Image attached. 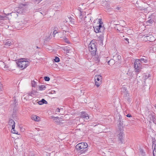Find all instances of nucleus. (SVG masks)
<instances>
[{
	"instance_id": "1",
	"label": "nucleus",
	"mask_w": 156,
	"mask_h": 156,
	"mask_svg": "<svg viewBox=\"0 0 156 156\" xmlns=\"http://www.w3.org/2000/svg\"><path fill=\"white\" fill-rule=\"evenodd\" d=\"M25 59L24 58H22L16 62L17 66L21 69L26 68L29 64V62L27 61L24 60Z\"/></svg>"
},
{
	"instance_id": "2",
	"label": "nucleus",
	"mask_w": 156,
	"mask_h": 156,
	"mask_svg": "<svg viewBox=\"0 0 156 156\" xmlns=\"http://www.w3.org/2000/svg\"><path fill=\"white\" fill-rule=\"evenodd\" d=\"M87 144L86 142H81L78 144L76 146V148L78 151H80L82 153H84L86 152L87 150Z\"/></svg>"
},
{
	"instance_id": "3",
	"label": "nucleus",
	"mask_w": 156,
	"mask_h": 156,
	"mask_svg": "<svg viewBox=\"0 0 156 156\" xmlns=\"http://www.w3.org/2000/svg\"><path fill=\"white\" fill-rule=\"evenodd\" d=\"M115 21H112L110 23V26L112 28L116 29L118 32L122 33L123 31V27L119 25L116 24Z\"/></svg>"
},
{
	"instance_id": "4",
	"label": "nucleus",
	"mask_w": 156,
	"mask_h": 156,
	"mask_svg": "<svg viewBox=\"0 0 156 156\" xmlns=\"http://www.w3.org/2000/svg\"><path fill=\"white\" fill-rule=\"evenodd\" d=\"M80 14L79 17V21L80 22L86 23L90 22L91 20L89 14L87 15V16L85 15H83L81 14V12L80 13Z\"/></svg>"
},
{
	"instance_id": "5",
	"label": "nucleus",
	"mask_w": 156,
	"mask_h": 156,
	"mask_svg": "<svg viewBox=\"0 0 156 156\" xmlns=\"http://www.w3.org/2000/svg\"><path fill=\"white\" fill-rule=\"evenodd\" d=\"M96 44V43H94L92 41L89 44V50L92 55H94L96 54L97 51Z\"/></svg>"
},
{
	"instance_id": "6",
	"label": "nucleus",
	"mask_w": 156,
	"mask_h": 156,
	"mask_svg": "<svg viewBox=\"0 0 156 156\" xmlns=\"http://www.w3.org/2000/svg\"><path fill=\"white\" fill-rule=\"evenodd\" d=\"M99 23H98V25L97 26L94 27V31L96 33H101L103 32V31L105 29V28L102 26V23L101 21V20L100 19H99Z\"/></svg>"
},
{
	"instance_id": "7",
	"label": "nucleus",
	"mask_w": 156,
	"mask_h": 156,
	"mask_svg": "<svg viewBox=\"0 0 156 156\" xmlns=\"http://www.w3.org/2000/svg\"><path fill=\"white\" fill-rule=\"evenodd\" d=\"M102 77L100 75H96L94 77L95 85L98 87H99L101 83Z\"/></svg>"
},
{
	"instance_id": "8",
	"label": "nucleus",
	"mask_w": 156,
	"mask_h": 156,
	"mask_svg": "<svg viewBox=\"0 0 156 156\" xmlns=\"http://www.w3.org/2000/svg\"><path fill=\"white\" fill-rule=\"evenodd\" d=\"M142 37L144 39V40L146 41H149L150 42H152L154 40V37L151 34H148L146 36L144 35Z\"/></svg>"
},
{
	"instance_id": "9",
	"label": "nucleus",
	"mask_w": 156,
	"mask_h": 156,
	"mask_svg": "<svg viewBox=\"0 0 156 156\" xmlns=\"http://www.w3.org/2000/svg\"><path fill=\"white\" fill-rule=\"evenodd\" d=\"M140 62V59H136L135 62L134 68L136 71L139 72V70L141 68V64Z\"/></svg>"
},
{
	"instance_id": "10",
	"label": "nucleus",
	"mask_w": 156,
	"mask_h": 156,
	"mask_svg": "<svg viewBox=\"0 0 156 156\" xmlns=\"http://www.w3.org/2000/svg\"><path fill=\"white\" fill-rule=\"evenodd\" d=\"M8 123L9 125V127H12L11 132L12 133H13L17 134V133H16L14 130V128L15 126V123L14 121L12 119H10Z\"/></svg>"
},
{
	"instance_id": "11",
	"label": "nucleus",
	"mask_w": 156,
	"mask_h": 156,
	"mask_svg": "<svg viewBox=\"0 0 156 156\" xmlns=\"http://www.w3.org/2000/svg\"><path fill=\"white\" fill-rule=\"evenodd\" d=\"M33 94V91H32L30 93H27L23 95L22 99L24 101L29 100L32 97V95Z\"/></svg>"
},
{
	"instance_id": "12",
	"label": "nucleus",
	"mask_w": 156,
	"mask_h": 156,
	"mask_svg": "<svg viewBox=\"0 0 156 156\" xmlns=\"http://www.w3.org/2000/svg\"><path fill=\"white\" fill-rule=\"evenodd\" d=\"M119 134L118 135V141L119 143H122L123 142V137L124 135L122 131L120 130L119 131Z\"/></svg>"
},
{
	"instance_id": "13",
	"label": "nucleus",
	"mask_w": 156,
	"mask_h": 156,
	"mask_svg": "<svg viewBox=\"0 0 156 156\" xmlns=\"http://www.w3.org/2000/svg\"><path fill=\"white\" fill-rule=\"evenodd\" d=\"M121 94H123L124 96H126L128 95L126 87H122L121 88Z\"/></svg>"
},
{
	"instance_id": "14",
	"label": "nucleus",
	"mask_w": 156,
	"mask_h": 156,
	"mask_svg": "<svg viewBox=\"0 0 156 156\" xmlns=\"http://www.w3.org/2000/svg\"><path fill=\"white\" fill-rule=\"evenodd\" d=\"M80 119H83L84 120L88 119H89V117L87 113L84 112H82Z\"/></svg>"
},
{
	"instance_id": "15",
	"label": "nucleus",
	"mask_w": 156,
	"mask_h": 156,
	"mask_svg": "<svg viewBox=\"0 0 156 156\" xmlns=\"http://www.w3.org/2000/svg\"><path fill=\"white\" fill-rule=\"evenodd\" d=\"M13 44V42L12 41V40L11 39L6 40V41L4 42L5 45L7 47L9 46L11 44Z\"/></svg>"
},
{
	"instance_id": "16",
	"label": "nucleus",
	"mask_w": 156,
	"mask_h": 156,
	"mask_svg": "<svg viewBox=\"0 0 156 156\" xmlns=\"http://www.w3.org/2000/svg\"><path fill=\"white\" fill-rule=\"evenodd\" d=\"M5 14L6 15L5 16L10 15L11 16H12L13 18H16L18 16V14L17 13V12H12L11 13L9 14V13H7V14L5 13Z\"/></svg>"
},
{
	"instance_id": "17",
	"label": "nucleus",
	"mask_w": 156,
	"mask_h": 156,
	"mask_svg": "<svg viewBox=\"0 0 156 156\" xmlns=\"http://www.w3.org/2000/svg\"><path fill=\"white\" fill-rule=\"evenodd\" d=\"M31 118L33 120L35 121L38 122L40 120V118L35 115H32L31 116Z\"/></svg>"
},
{
	"instance_id": "18",
	"label": "nucleus",
	"mask_w": 156,
	"mask_h": 156,
	"mask_svg": "<svg viewBox=\"0 0 156 156\" xmlns=\"http://www.w3.org/2000/svg\"><path fill=\"white\" fill-rule=\"evenodd\" d=\"M94 56L93 60L96 63H98L100 61V58L99 56L98 55H96V54L94 55H93Z\"/></svg>"
},
{
	"instance_id": "19",
	"label": "nucleus",
	"mask_w": 156,
	"mask_h": 156,
	"mask_svg": "<svg viewBox=\"0 0 156 156\" xmlns=\"http://www.w3.org/2000/svg\"><path fill=\"white\" fill-rule=\"evenodd\" d=\"M150 120L155 123L156 121V116L153 115H150L149 116Z\"/></svg>"
},
{
	"instance_id": "20",
	"label": "nucleus",
	"mask_w": 156,
	"mask_h": 156,
	"mask_svg": "<svg viewBox=\"0 0 156 156\" xmlns=\"http://www.w3.org/2000/svg\"><path fill=\"white\" fill-rule=\"evenodd\" d=\"M101 34L99 35H97L98 38L101 41H102L104 39V34L103 32L101 33Z\"/></svg>"
},
{
	"instance_id": "21",
	"label": "nucleus",
	"mask_w": 156,
	"mask_h": 156,
	"mask_svg": "<svg viewBox=\"0 0 156 156\" xmlns=\"http://www.w3.org/2000/svg\"><path fill=\"white\" fill-rule=\"evenodd\" d=\"M121 56L119 55V54L117 53L115 55V56H114V58L115 59H116H116L118 60V61H120L121 60Z\"/></svg>"
},
{
	"instance_id": "22",
	"label": "nucleus",
	"mask_w": 156,
	"mask_h": 156,
	"mask_svg": "<svg viewBox=\"0 0 156 156\" xmlns=\"http://www.w3.org/2000/svg\"><path fill=\"white\" fill-rule=\"evenodd\" d=\"M108 64L110 65H112L115 63V60L113 59H111L108 62Z\"/></svg>"
},
{
	"instance_id": "23",
	"label": "nucleus",
	"mask_w": 156,
	"mask_h": 156,
	"mask_svg": "<svg viewBox=\"0 0 156 156\" xmlns=\"http://www.w3.org/2000/svg\"><path fill=\"white\" fill-rule=\"evenodd\" d=\"M53 120L55 121V122H56L58 124L60 122V120L58 117H53Z\"/></svg>"
},
{
	"instance_id": "24",
	"label": "nucleus",
	"mask_w": 156,
	"mask_h": 156,
	"mask_svg": "<svg viewBox=\"0 0 156 156\" xmlns=\"http://www.w3.org/2000/svg\"><path fill=\"white\" fill-rule=\"evenodd\" d=\"M140 59V62L141 63L142 62H144V63H147V60L146 59H144V58H141Z\"/></svg>"
},
{
	"instance_id": "25",
	"label": "nucleus",
	"mask_w": 156,
	"mask_h": 156,
	"mask_svg": "<svg viewBox=\"0 0 156 156\" xmlns=\"http://www.w3.org/2000/svg\"><path fill=\"white\" fill-rule=\"evenodd\" d=\"M45 87L44 85H41L39 86V88L40 90H44L45 89Z\"/></svg>"
},
{
	"instance_id": "26",
	"label": "nucleus",
	"mask_w": 156,
	"mask_h": 156,
	"mask_svg": "<svg viewBox=\"0 0 156 156\" xmlns=\"http://www.w3.org/2000/svg\"><path fill=\"white\" fill-rule=\"evenodd\" d=\"M153 154L154 156H156V144H155L154 150L153 151Z\"/></svg>"
},
{
	"instance_id": "27",
	"label": "nucleus",
	"mask_w": 156,
	"mask_h": 156,
	"mask_svg": "<svg viewBox=\"0 0 156 156\" xmlns=\"http://www.w3.org/2000/svg\"><path fill=\"white\" fill-rule=\"evenodd\" d=\"M36 84V82L34 80L31 81V85L32 87H35Z\"/></svg>"
},
{
	"instance_id": "28",
	"label": "nucleus",
	"mask_w": 156,
	"mask_h": 156,
	"mask_svg": "<svg viewBox=\"0 0 156 156\" xmlns=\"http://www.w3.org/2000/svg\"><path fill=\"white\" fill-rule=\"evenodd\" d=\"M63 38V40L65 41V42L67 43L68 44L69 43V40L66 37H64Z\"/></svg>"
},
{
	"instance_id": "29",
	"label": "nucleus",
	"mask_w": 156,
	"mask_h": 156,
	"mask_svg": "<svg viewBox=\"0 0 156 156\" xmlns=\"http://www.w3.org/2000/svg\"><path fill=\"white\" fill-rule=\"evenodd\" d=\"M54 60L56 62H58L59 61V58L58 57H55Z\"/></svg>"
},
{
	"instance_id": "30",
	"label": "nucleus",
	"mask_w": 156,
	"mask_h": 156,
	"mask_svg": "<svg viewBox=\"0 0 156 156\" xmlns=\"http://www.w3.org/2000/svg\"><path fill=\"white\" fill-rule=\"evenodd\" d=\"M44 79L45 81H49L50 79L49 77L45 76L44 77Z\"/></svg>"
},
{
	"instance_id": "31",
	"label": "nucleus",
	"mask_w": 156,
	"mask_h": 156,
	"mask_svg": "<svg viewBox=\"0 0 156 156\" xmlns=\"http://www.w3.org/2000/svg\"><path fill=\"white\" fill-rule=\"evenodd\" d=\"M42 0H34V2L35 4H38Z\"/></svg>"
},
{
	"instance_id": "32",
	"label": "nucleus",
	"mask_w": 156,
	"mask_h": 156,
	"mask_svg": "<svg viewBox=\"0 0 156 156\" xmlns=\"http://www.w3.org/2000/svg\"><path fill=\"white\" fill-rule=\"evenodd\" d=\"M41 101L42 103L43 104H47L48 103L44 99H42Z\"/></svg>"
},
{
	"instance_id": "33",
	"label": "nucleus",
	"mask_w": 156,
	"mask_h": 156,
	"mask_svg": "<svg viewBox=\"0 0 156 156\" xmlns=\"http://www.w3.org/2000/svg\"><path fill=\"white\" fill-rule=\"evenodd\" d=\"M155 139L154 138H153L152 139V147L154 145L155 146Z\"/></svg>"
},
{
	"instance_id": "34",
	"label": "nucleus",
	"mask_w": 156,
	"mask_h": 156,
	"mask_svg": "<svg viewBox=\"0 0 156 156\" xmlns=\"http://www.w3.org/2000/svg\"><path fill=\"white\" fill-rule=\"evenodd\" d=\"M124 40L126 41V44H129V39L127 38H125Z\"/></svg>"
},
{
	"instance_id": "35",
	"label": "nucleus",
	"mask_w": 156,
	"mask_h": 156,
	"mask_svg": "<svg viewBox=\"0 0 156 156\" xmlns=\"http://www.w3.org/2000/svg\"><path fill=\"white\" fill-rule=\"evenodd\" d=\"M67 31L66 30H63L62 33L64 35H66V33H67Z\"/></svg>"
},
{
	"instance_id": "36",
	"label": "nucleus",
	"mask_w": 156,
	"mask_h": 156,
	"mask_svg": "<svg viewBox=\"0 0 156 156\" xmlns=\"http://www.w3.org/2000/svg\"><path fill=\"white\" fill-rule=\"evenodd\" d=\"M65 29H67V27L65 26H63V27L62 28V31H63V30H66Z\"/></svg>"
},
{
	"instance_id": "37",
	"label": "nucleus",
	"mask_w": 156,
	"mask_h": 156,
	"mask_svg": "<svg viewBox=\"0 0 156 156\" xmlns=\"http://www.w3.org/2000/svg\"><path fill=\"white\" fill-rule=\"evenodd\" d=\"M119 124L120 126H122V122L121 120H120L119 121Z\"/></svg>"
},
{
	"instance_id": "38",
	"label": "nucleus",
	"mask_w": 156,
	"mask_h": 156,
	"mask_svg": "<svg viewBox=\"0 0 156 156\" xmlns=\"http://www.w3.org/2000/svg\"><path fill=\"white\" fill-rule=\"evenodd\" d=\"M118 2L119 3H122L124 2L125 0H117Z\"/></svg>"
},
{
	"instance_id": "39",
	"label": "nucleus",
	"mask_w": 156,
	"mask_h": 156,
	"mask_svg": "<svg viewBox=\"0 0 156 156\" xmlns=\"http://www.w3.org/2000/svg\"><path fill=\"white\" fill-rule=\"evenodd\" d=\"M55 112L57 113H58V112H60V109H59V108H57L55 111Z\"/></svg>"
},
{
	"instance_id": "40",
	"label": "nucleus",
	"mask_w": 156,
	"mask_h": 156,
	"mask_svg": "<svg viewBox=\"0 0 156 156\" xmlns=\"http://www.w3.org/2000/svg\"><path fill=\"white\" fill-rule=\"evenodd\" d=\"M57 33H58V32H57V31L56 30H55L53 32V35H55V34H57Z\"/></svg>"
},
{
	"instance_id": "41",
	"label": "nucleus",
	"mask_w": 156,
	"mask_h": 156,
	"mask_svg": "<svg viewBox=\"0 0 156 156\" xmlns=\"http://www.w3.org/2000/svg\"><path fill=\"white\" fill-rule=\"evenodd\" d=\"M148 22L150 23H153V21L151 20L150 19L148 21Z\"/></svg>"
},
{
	"instance_id": "42",
	"label": "nucleus",
	"mask_w": 156,
	"mask_h": 156,
	"mask_svg": "<svg viewBox=\"0 0 156 156\" xmlns=\"http://www.w3.org/2000/svg\"><path fill=\"white\" fill-rule=\"evenodd\" d=\"M38 104L39 105H42L43 104L42 103L41 101H39L38 102Z\"/></svg>"
},
{
	"instance_id": "43",
	"label": "nucleus",
	"mask_w": 156,
	"mask_h": 156,
	"mask_svg": "<svg viewBox=\"0 0 156 156\" xmlns=\"http://www.w3.org/2000/svg\"><path fill=\"white\" fill-rule=\"evenodd\" d=\"M113 153H111V152H108V153L107 154V155H112V154Z\"/></svg>"
},
{
	"instance_id": "44",
	"label": "nucleus",
	"mask_w": 156,
	"mask_h": 156,
	"mask_svg": "<svg viewBox=\"0 0 156 156\" xmlns=\"http://www.w3.org/2000/svg\"><path fill=\"white\" fill-rule=\"evenodd\" d=\"M126 116L128 117H132V116L130 114H128L126 115Z\"/></svg>"
},
{
	"instance_id": "45",
	"label": "nucleus",
	"mask_w": 156,
	"mask_h": 156,
	"mask_svg": "<svg viewBox=\"0 0 156 156\" xmlns=\"http://www.w3.org/2000/svg\"><path fill=\"white\" fill-rule=\"evenodd\" d=\"M5 16H0V19H3L5 18Z\"/></svg>"
},
{
	"instance_id": "46",
	"label": "nucleus",
	"mask_w": 156,
	"mask_h": 156,
	"mask_svg": "<svg viewBox=\"0 0 156 156\" xmlns=\"http://www.w3.org/2000/svg\"><path fill=\"white\" fill-rule=\"evenodd\" d=\"M59 109H60V111H64L63 108H59Z\"/></svg>"
},
{
	"instance_id": "47",
	"label": "nucleus",
	"mask_w": 156,
	"mask_h": 156,
	"mask_svg": "<svg viewBox=\"0 0 156 156\" xmlns=\"http://www.w3.org/2000/svg\"><path fill=\"white\" fill-rule=\"evenodd\" d=\"M116 9L118 10H119V9H120V8L119 7H117L116 8Z\"/></svg>"
},
{
	"instance_id": "48",
	"label": "nucleus",
	"mask_w": 156,
	"mask_h": 156,
	"mask_svg": "<svg viewBox=\"0 0 156 156\" xmlns=\"http://www.w3.org/2000/svg\"><path fill=\"white\" fill-rule=\"evenodd\" d=\"M72 20V19H71V21L72 22V23L73 22V23H74V22Z\"/></svg>"
},
{
	"instance_id": "49",
	"label": "nucleus",
	"mask_w": 156,
	"mask_h": 156,
	"mask_svg": "<svg viewBox=\"0 0 156 156\" xmlns=\"http://www.w3.org/2000/svg\"><path fill=\"white\" fill-rule=\"evenodd\" d=\"M85 19H87V20H88V18H85Z\"/></svg>"
},
{
	"instance_id": "50",
	"label": "nucleus",
	"mask_w": 156,
	"mask_h": 156,
	"mask_svg": "<svg viewBox=\"0 0 156 156\" xmlns=\"http://www.w3.org/2000/svg\"><path fill=\"white\" fill-rule=\"evenodd\" d=\"M141 151L143 152V150L142 149L141 150Z\"/></svg>"
},
{
	"instance_id": "51",
	"label": "nucleus",
	"mask_w": 156,
	"mask_h": 156,
	"mask_svg": "<svg viewBox=\"0 0 156 156\" xmlns=\"http://www.w3.org/2000/svg\"><path fill=\"white\" fill-rule=\"evenodd\" d=\"M6 67V66H5L4 67V68H5Z\"/></svg>"
},
{
	"instance_id": "52",
	"label": "nucleus",
	"mask_w": 156,
	"mask_h": 156,
	"mask_svg": "<svg viewBox=\"0 0 156 156\" xmlns=\"http://www.w3.org/2000/svg\"><path fill=\"white\" fill-rule=\"evenodd\" d=\"M155 107L156 108V104L155 105Z\"/></svg>"
},
{
	"instance_id": "53",
	"label": "nucleus",
	"mask_w": 156,
	"mask_h": 156,
	"mask_svg": "<svg viewBox=\"0 0 156 156\" xmlns=\"http://www.w3.org/2000/svg\"><path fill=\"white\" fill-rule=\"evenodd\" d=\"M37 48H38V47L37 46Z\"/></svg>"
}]
</instances>
